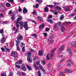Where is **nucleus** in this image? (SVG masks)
<instances>
[{
	"label": "nucleus",
	"instance_id": "f257e3e1",
	"mask_svg": "<svg viewBox=\"0 0 76 76\" xmlns=\"http://www.w3.org/2000/svg\"><path fill=\"white\" fill-rule=\"evenodd\" d=\"M20 24L21 28L22 29L23 27L25 29H29L31 27H28V23L27 22H25L24 23L23 22H20L19 23V24Z\"/></svg>",
	"mask_w": 76,
	"mask_h": 76
},
{
	"label": "nucleus",
	"instance_id": "f03ea898",
	"mask_svg": "<svg viewBox=\"0 0 76 76\" xmlns=\"http://www.w3.org/2000/svg\"><path fill=\"white\" fill-rule=\"evenodd\" d=\"M11 56L14 57H17L18 56V54L16 52L13 51L11 53Z\"/></svg>",
	"mask_w": 76,
	"mask_h": 76
},
{
	"label": "nucleus",
	"instance_id": "7ed1b4c3",
	"mask_svg": "<svg viewBox=\"0 0 76 76\" xmlns=\"http://www.w3.org/2000/svg\"><path fill=\"white\" fill-rule=\"evenodd\" d=\"M16 42V45L17 46V50L18 51H20V48L19 47V44H20V42H19L18 41H17Z\"/></svg>",
	"mask_w": 76,
	"mask_h": 76
},
{
	"label": "nucleus",
	"instance_id": "20e7f679",
	"mask_svg": "<svg viewBox=\"0 0 76 76\" xmlns=\"http://www.w3.org/2000/svg\"><path fill=\"white\" fill-rule=\"evenodd\" d=\"M17 40L16 41V42L17 41H18L19 42H20V41H22V40L23 39V36L18 37L17 38Z\"/></svg>",
	"mask_w": 76,
	"mask_h": 76
},
{
	"label": "nucleus",
	"instance_id": "39448f33",
	"mask_svg": "<svg viewBox=\"0 0 76 76\" xmlns=\"http://www.w3.org/2000/svg\"><path fill=\"white\" fill-rule=\"evenodd\" d=\"M61 25V23L60 22H58V23H57L54 26V28H57L58 26H60Z\"/></svg>",
	"mask_w": 76,
	"mask_h": 76
},
{
	"label": "nucleus",
	"instance_id": "423d86ee",
	"mask_svg": "<svg viewBox=\"0 0 76 76\" xmlns=\"http://www.w3.org/2000/svg\"><path fill=\"white\" fill-rule=\"evenodd\" d=\"M27 60L29 63H31L32 61V58L29 55H28L27 56Z\"/></svg>",
	"mask_w": 76,
	"mask_h": 76
},
{
	"label": "nucleus",
	"instance_id": "0eeeda50",
	"mask_svg": "<svg viewBox=\"0 0 76 76\" xmlns=\"http://www.w3.org/2000/svg\"><path fill=\"white\" fill-rule=\"evenodd\" d=\"M12 15L13 16H12V18H11V19L12 20H15V16H16V12H13Z\"/></svg>",
	"mask_w": 76,
	"mask_h": 76
},
{
	"label": "nucleus",
	"instance_id": "6e6552de",
	"mask_svg": "<svg viewBox=\"0 0 76 76\" xmlns=\"http://www.w3.org/2000/svg\"><path fill=\"white\" fill-rule=\"evenodd\" d=\"M21 66L22 67L21 69L23 71H26V67L25 66L24 64H22L21 65Z\"/></svg>",
	"mask_w": 76,
	"mask_h": 76
},
{
	"label": "nucleus",
	"instance_id": "1a4fd4ad",
	"mask_svg": "<svg viewBox=\"0 0 76 76\" xmlns=\"http://www.w3.org/2000/svg\"><path fill=\"white\" fill-rule=\"evenodd\" d=\"M6 41V37H2L1 40V43H4Z\"/></svg>",
	"mask_w": 76,
	"mask_h": 76
},
{
	"label": "nucleus",
	"instance_id": "9d476101",
	"mask_svg": "<svg viewBox=\"0 0 76 76\" xmlns=\"http://www.w3.org/2000/svg\"><path fill=\"white\" fill-rule=\"evenodd\" d=\"M28 12V10L25 7H24L23 8V13H27Z\"/></svg>",
	"mask_w": 76,
	"mask_h": 76
},
{
	"label": "nucleus",
	"instance_id": "9b49d317",
	"mask_svg": "<svg viewBox=\"0 0 76 76\" xmlns=\"http://www.w3.org/2000/svg\"><path fill=\"white\" fill-rule=\"evenodd\" d=\"M33 66L34 68L36 70H37L39 69L38 67V66H37L36 64H34L33 65Z\"/></svg>",
	"mask_w": 76,
	"mask_h": 76
},
{
	"label": "nucleus",
	"instance_id": "f8f14e48",
	"mask_svg": "<svg viewBox=\"0 0 76 76\" xmlns=\"http://www.w3.org/2000/svg\"><path fill=\"white\" fill-rule=\"evenodd\" d=\"M13 31H15L14 34H17L18 32H19V29H13Z\"/></svg>",
	"mask_w": 76,
	"mask_h": 76
},
{
	"label": "nucleus",
	"instance_id": "ddd939ff",
	"mask_svg": "<svg viewBox=\"0 0 76 76\" xmlns=\"http://www.w3.org/2000/svg\"><path fill=\"white\" fill-rule=\"evenodd\" d=\"M49 41L50 42V44H52L53 42V39L52 37H50L49 39Z\"/></svg>",
	"mask_w": 76,
	"mask_h": 76
},
{
	"label": "nucleus",
	"instance_id": "4468645a",
	"mask_svg": "<svg viewBox=\"0 0 76 76\" xmlns=\"http://www.w3.org/2000/svg\"><path fill=\"white\" fill-rule=\"evenodd\" d=\"M67 52H69V53L70 56H72V52L71 50L67 49Z\"/></svg>",
	"mask_w": 76,
	"mask_h": 76
},
{
	"label": "nucleus",
	"instance_id": "2eb2a0df",
	"mask_svg": "<svg viewBox=\"0 0 76 76\" xmlns=\"http://www.w3.org/2000/svg\"><path fill=\"white\" fill-rule=\"evenodd\" d=\"M44 27H45V24H42L39 26V28L41 29L42 28H44Z\"/></svg>",
	"mask_w": 76,
	"mask_h": 76
},
{
	"label": "nucleus",
	"instance_id": "dca6fc26",
	"mask_svg": "<svg viewBox=\"0 0 76 76\" xmlns=\"http://www.w3.org/2000/svg\"><path fill=\"white\" fill-rule=\"evenodd\" d=\"M39 56H43V52L42 51L40 50L39 51Z\"/></svg>",
	"mask_w": 76,
	"mask_h": 76
},
{
	"label": "nucleus",
	"instance_id": "f3484780",
	"mask_svg": "<svg viewBox=\"0 0 76 76\" xmlns=\"http://www.w3.org/2000/svg\"><path fill=\"white\" fill-rule=\"evenodd\" d=\"M64 46L63 45L61 46L60 48L59 49L60 51H63L64 50Z\"/></svg>",
	"mask_w": 76,
	"mask_h": 76
},
{
	"label": "nucleus",
	"instance_id": "a211bd4d",
	"mask_svg": "<svg viewBox=\"0 0 76 76\" xmlns=\"http://www.w3.org/2000/svg\"><path fill=\"white\" fill-rule=\"evenodd\" d=\"M6 6L7 7H10L11 6L10 4L8 2L6 3Z\"/></svg>",
	"mask_w": 76,
	"mask_h": 76
},
{
	"label": "nucleus",
	"instance_id": "6ab92c4d",
	"mask_svg": "<svg viewBox=\"0 0 76 76\" xmlns=\"http://www.w3.org/2000/svg\"><path fill=\"white\" fill-rule=\"evenodd\" d=\"M76 43L75 42H72L70 43V45L72 47V46H73V45H76Z\"/></svg>",
	"mask_w": 76,
	"mask_h": 76
},
{
	"label": "nucleus",
	"instance_id": "aec40b11",
	"mask_svg": "<svg viewBox=\"0 0 76 76\" xmlns=\"http://www.w3.org/2000/svg\"><path fill=\"white\" fill-rule=\"evenodd\" d=\"M26 66L28 70H32V68H31V67L29 66L28 65H27Z\"/></svg>",
	"mask_w": 76,
	"mask_h": 76
},
{
	"label": "nucleus",
	"instance_id": "412c9836",
	"mask_svg": "<svg viewBox=\"0 0 76 76\" xmlns=\"http://www.w3.org/2000/svg\"><path fill=\"white\" fill-rule=\"evenodd\" d=\"M4 6H2L1 7H0V10L1 11H4L5 10V9H4Z\"/></svg>",
	"mask_w": 76,
	"mask_h": 76
},
{
	"label": "nucleus",
	"instance_id": "4be33fe9",
	"mask_svg": "<svg viewBox=\"0 0 76 76\" xmlns=\"http://www.w3.org/2000/svg\"><path fill=\"white\" fill-rule=\"evenodd\" d=\"M48 22H50V23H53V21L51 19L47 20Z\"/></svg>",
	"mask_w": 76,
	"mask_h": 76
},
{
	"label": "nucleus",
	"instance_id": "5701e85b",
	"mask_svg": "<svg viewBox=\"0 0 76 76\" xmlns=\"http://www.w3.org/2000/svg\"><path fill=\"white\" fill-rule=\"evenodd\" d=\"M15 24L16 25V26L17 27V28H19V22L17 21L15 23Z\"/></svg>",
	"mask_w": 76,
	"mask_h": 76
},
{
	"label": "nucleus",
	"instance_id": "b1692460",
	"mask_svg": "<svg viewBox=\"0 0 76 76\" xmlns=\"http://www.w3.org/2000/svg\"><path fill=\"white\" fill-rule=\"evenodd\" d=\"M22 19V17H20L18 18L17 19V20L18 22H19V21H20L21 20V19Z\"/></svg>",
	"mask_w": 76,
	"mask_h": 76
},
{
	"label": "nucleus",
	"instance_id": "393cba45",
	"mask_svg": "<svg viewBox=\"0 0 76 76\" xmlns=\"http://www.w3.org/2000/svg\"><path fill=\"white\" fill-rule=\"evenodd\" d=\"M47 6L48 7H49L50 8H53V7H54V6L53 5H47Z\"/></svg>",
	"mask_w": 76,
	"mask_h": 76
},
{
	"label": "nucleus",
	"instance_id": "a878e982",
	"mask_svg": "<svg viewBox=\"0 0 76 76\" xmlns=\"http://www.w3.org/2000/svg\"><path fill=\"white\" fill-rule=\"evenodd\" d=\"M63 19H64V15H62L60 17V20H62Z\"/></svg>",
	"mask_w": 76,
	"mask_h": 76
},
{
	"label": "nucleus",
	"instance_id": "bb28decb",
	"mask_svg": "<svg viewBox=\"0 0 76 76\" xmlns=\"http://www.w3.org/2000/svg\"><path fill=\"white\" fill-rule=\"evenodd\" d=\"M48 9L47 8V7H46L45 8V12H48Z\"/></svg>",
	"mask_w": 76,
	"mask_h": 76
},
{
	"label": "nucleus",
	"instance_id": "cd10ccee",
	"mask_svg": "<svg viewBox=\"0 0 76 76\" xmlns=\"http://www.w3.org/2000/svg\"><path fill=\"white\" fill-rule=\"evenodd\" d=\"M76 13H73L72 14H71L69 16L70 17H72L73 16H74L75 15H76Z\"/></svg>",
	"mask_w": 76,
	"mask_h": 76
},
{
	"label": "nucleus",
	"instance_id": "c85d7f7f",
	"mask_svg": "<svg viewBox=\"0 0 76 76\" xmlns=\"http://www.w3.org/2000/svg\"><path fill=\"white\" fill-rule=\"evenodd\" d=\"M65 10L66 12H69V11L70 10V9H69V8L68 7H66L65 9Z\"/></svg>",
	"mask_w": 76,
	"mask_h": 76
},
{
	"label": "nucleus",
	"instance_id": "c756f323",
	"mask_svg": "<svg viewBox=\"0 0 76 76\" xmlns=\"http://www.w3.org/2000/svg\"><path fill=\"white\" fill-rule=\"evenodd\" d=\"M39 67L40 70H42L43 68V67H42V65L40 64L39 65Z\"/></svg>",
	"mask_w": 76,
	"mask_h": 76
},
{
	"label": "nucleus",
	"instance_id": "7c9ffc66",
	"mask_svg": "<svg viewBox=\"0 0 76 76\" xmlns=\"http://www.w3.org/2000/svg\"><path fill=\"white\" fill-rule=\"evenodd\" d=\"M4 30L3 29L0 30V34H4Z\"/></svg>",
	"mask_w": 76,
	"mask_h": 76
},
{
	"label": "nucleus",
	"instance_id": "2f4dec72",
	"mask_svg": "<svg viewBox=\"0 0 76 76\" xmlns=\"http://www.w3.org/2000/svg\"><path fill=\"white\" fill-rule=\"evenodd\" d=\"M46 58L47 59V60H50V58L48 57V54H47L46 56Z\"/></svg>",
	"mask_w": 76,
	"mask_h": 76
},
{
	"label": "nucleus",
	"instance_id": "473e14b6",
	"mask_svg": "<svg viewBox=\"0 0 76 76\" xmlns=\"http://www.w3.org/2000/svg\"><path fill=\"white\" fill-rule=\"evenodd\" d=\"M18 11L20 12H21L22 11V10L20 8V6H19Z\"/></svg>",
	"mask_w": 76,
	"mask_h": 76
},
{
	"label": "nucleus",
	"instance_id": "72a5a7b5",
	"mask_svg": "<svg viewBox=\"0 0 76 76\" xmlns=\"http://www.w3.org/2000/svg\"><path fill=\"white\" fill-rule=\"evenodd\" d=\"M71 72H72V71H70V70H69V71H64V73H71Z\"/></svg>",
	"mask_w": 76,
	"mask_h": 76
},
{
	"label": "nucleus",
	"instance_id": "f704fd0d",
	"mask_svg": "<svg viewBox=\"0 0 76 76\" xmlns=\"http://www.w3.org/2000/svg\"><path fill=\"white\" fill-rule=\"evenodd\" d=\"M56 8L57 9H58L59 10H61V8L59 7L58 6L56 7Z\"/></svg>",
	"mask_w": 76,
	"mask_h": 76
},
{
	"label": "nucleus",
	"instance_id": "c9c22d12",
	"mask_svg": "<svg viewBox=\"0 0 76 76\" xmlns=\"http://www.w3.org/2000/svg\"><path fill=\"white\" fill-rule=\"evenodd\" d=\"M15 67H16V68H20V66L18 65H15Z\"/></svg>",
	"mask_w": 76,
	"mask_h": 76
},
{
	"label": "nucleus",
	"instance_id": "e433bc0d",
	"mask_svg": "<svg viewBox=\"0 0 76 76\" xmlns=\"http://www.w3.org/2000/svg\"><path fill=\"white\" fill-rule=\"evenodd\" d=\"M32 36L33 37H35V38L36 37V36H37V34H34L32 35Z\"/></svg>",
	"mask_w": 76,
	"mask_h": 76
},
{
	"label": "nucleus",
	"instance_id": "4c0bfd02",
	"mask_svg": "<svg viewBox=\"0 0 76 76\" xmlns=\"http://www.w3.org/2000/svg\"><path fill=\"white\" fill-rule=\"evenodd\" d=\"M67 66L68 67H71V64L70 63L68 64Z\"/></svg>",
	"mask_w": 76,
	"mask_h": 76
},
{
	"label": "nucleus",
	"instance_id": "58836bf2",
	"mask_svg": "<svg viewBox=\"0 0 76 76\" xmlns=\"http://www.w3.org/2000/svg\"><path fill=\"white\" fill-rule=\"evenodd\" d=\"M37 13V12L35 10H34V11L32 12L33 15H35V14H36Z\"/></svg>",
	"mask_w": 76,
	"mask_h": 76
},
{
	"label": "nucleus",
	"instance_id": "ea45409f",
	"mask_svg": "<svg viewBox=\"0 0 76 76\" xmlns=\"http://www.w3.org/2000/svg\"><path fill=\"white\" fill-rule=\"evenodd\" d=\"M13 73L12 72H10L9 76H13Z\"/></svg>",
	"mask_w": 76,
	"mask_h": 76
},
{
	"label": "nucleus",
	"instance_id": "a19ab883",
	"mask_svg": "<svg viewBox=\"0 0 76 76\" xmlns=\"http://www.w3.org/2000/svg\"><path fill=\"white\" fill-rule=\"evenodd\" d=\"M56 50V48H54L52 50V53H54L55 52V50Z\"/></svg>",
	"mask_w": 76,
	"mask_h": 76
},
{
	"label": "nucleus",
	"instance_id": "79ce46f5",
	"mask_svg": "<svg viewBox=\"0 0 76 76\" xmlns=\"http://www.w3.org/2000/svg\"><path fill=\"white\" fill-rule=\"evenodd\" d=\"M64 24H63L61 26V29H64Z\"/></svg>",
	"mask_w": 76,
	"mask_h": 76
},
{
	"label": "nucleus",
	"instance_id": "37998d69",
	"mask_svg": "<svg viewBox=\"0 0 76 76\" xmlns=\"http://www.w3.org/2000/svg\"><path fill=\"white\" fill-rule=\"evenodd\" d=\"M1 49L3 52H4L5 50V49H4L3 48H1Z\"/></svg>",
	"mask_w": 76,
	"mask_h": 76
},
{
	"label": "nucleus",
	"instance_id": "c03bdc74",
	"mask_svg": "<svg viewBox=\"0 0 76 76\" xmlns=\"http://www.w3.org/2000/svg\"><path fill=\"white\" fill-rule=\"evenodd\" d=\"M42 65H45V61L44 60H43L42 61Z\"/></svg>",
	"mask_w": 76,
	"mask_h": 76
},
{
	"label": "nucleus",
	"instance_id": "a18cd8bd",
	"mask_svg": "<svg viewBox=\"0 0 76 76\" xmlns=\"http://www.w3.org/2000/svg\"><path fill=\"white\" fill-rule=\"evenodd\" d=\"M44 37H47V34L45 33H43Z\"/></svg>",
	"mask_w": 76,
	"mask_h": 76
},
{
	"label": "nucleus",
	"instance_id": "49530a36",
	"mask_svg": "<svg viewBox=\"0 0 76 76\" xmlns=\"http://www.w3.org/2000/svg\"><path fill=\"white\" fill-rule=\"evenodd\" d=\"M6 50L7 51H8V53H9L10 52V49L8 48L7 49H6Z\"/></svg>",
	"mask_w": 76,
	"mask_h": 76
},
{
	"label": "nucleus",
	"instance_id": "de8ad7c7",
	"mask_svg": "<svg viewBox=\"0 0 76 76\" xmlns=\"http://www.w3.org/2000/svg\"><path fill=\"white\" fill-rule=\"evenodd\" d=\"M22 51H25V47L23 46L22 48Z\"/></svg>",
	"mask_w": 76,
	"mask_h": 76
},
{
	"label": "nucleus",
	"instance_id": "09e8293b",
	"mask_svg": "<svg viewBox=\"0 0 76 76\" xmlns=\"http://www.w3.org/2000/svg\"><path fill=\"white\" fill-rule=\"evenodd\" d=\"M0 16L2 18L3 17V14H2V13H0Z\"/></svg>",
	"mask_w": 76,
	"mask_h": 76
},
{
	"label": "nucleus",
	"instance_id": "8fccbe9b",
	"mask_svg": "<svg viewBox=\"0 0 76 76\" xmlns=\"http://www.w3.org/2000/svg\"><path fill=\"white\" fill-rule=\"evenodd\" d=\"M41 72H38V75L39 76H41Z\"/></svg>",
	"mask_w": 76,
	"mask_h": 76
},
{
	"label": "nucleus",
	"instance_id": "3c124183",
	"mask_svg": "<svg viewBox=\"0 0 76 76\" xmlns=\"http://www.w3.org/2000/svg\"><path fill=\"white\" fill-rule=\"evenodd\" d=\"M17 75L18 76H20V72H17Z\"/></svg>",
	"mask_w": 76,
	"mask_h": 76
},
{
	"label": "nucleus",
	"instance_id": "603ef678",
	"mask_svg": "<svg viewBox=\"0 0 76 76\" xmlns=\"http://www.w3.org/2000/svg\"><path fill=\"white\" fill-rule=\"evenodd\" d=\"M53 18V15H50L49 16L48 18L49 19H51V18Z\"/></svg>",
	"mask_w": 76,
	"mask_h": 76
},
{
	"label": "nucleus",
	"instance_id": "864d4df0",
	"mask_svg": "<svg viewBox=\"0 0 76 76\" xmlns=\"http://www.w3.org/2000/svg\"><path fill=\"white\" fill-rule=\"evenodd\" d=\"M48 66L49 67H50L51 66V64L50 63H49L48 64Z\"/></svg>",
	"mask_w": 76,
	"mask_h": 76
},
{
	"label": "nucleus",
	"instance_id": "5fc2aeb1",
	"mask_svg": "<svg viewBox=\"0 0 76 76\" xmlns=\"http://www.w3.org/2000/svg\"><path fill=\"white\" fill-rule=\"evenodd\" d=\"M53 57V54L52 53L50 55V58H52Z\"/></svg>",
	"mask_w": 76,
	"mask_h": 76
},
{
	"label": "nucleus",
	"instance_id": "6e6d98bb",
	"mask_svg": "<svg viewBox=\"0 0 76 76\" xmlns=\"http://www.w3.org/2000/svg\"><path fill=\"white\" fill-rule=\"evenodd\" d=\"M36 63L38 66H39V62L37 61L36 62Z\"/></svg>",
	"mask_w": 76,
	"mask_h": 76
},
{
	"label": "nucleus",
	"instance_id": "4d7b16f0",
	"mask_svg": "<svg viewBox=\"0 0 76 76\" xmlns=\"http://www.w3.org/2000/svg\"><path fill=\"white\" fill-rule=\"evenodd\" d=\"M61 32H64V31H65V29H61Z\"/></svg>",
	"mask_w": 76,
	"mask_h": 76
},
{
	"label": "nucleus",
	"instance_id": "13d9d810",
	"mask_svg": "<svg viewBox=\"0 0 76 76\" xmlns=\"http://www.w3.org/2000/svg\"><path fill=\"white\" fill-rule=\"evenodd\" d=\"M7 23V21H5L2 22V24H4V23H5V24H6Z\"/></svg>",
	"mask_w": 76,
	"mask_h": 76
},
{
	"label": "nucleus",
	"instance_id": "bf43d9fd",
	"mask_svg": "<svg viewBox=\"0 0 76 76\" xmlns=\"http://www.w3.org/2000/svg\"><path fill=\"white\" fill-rule=\"evenodd\" d=\"M8 1H11V2H12V3H13L14 2V1L13 0H7Z\"/></svg>",
	"mask_w": 76,
	"mask_h": 76
},
{
	"label": "nucleus",
	"instance_id": "052dcab7",
	"mask_svg": "<svg viewBox=\"0 0 76 76\" xmlns=\"http://www.w3.org/2000/svg\"><path fill=\"white\" fill-rule=\"evenodd\" d=\"M12 10L10 11L8 13L9 15H11V14H12Z\"/></svg>",
	"mask_w": 76,
	"mask_h": 76
},
{
	"label": "nucleus",
	"instance_id": "680f3d73",
	"mask_svg": "<svg viewBox=\"0 0 76 76\" xmlns=\"http://www.w3.org/2000/svg\"><path fill=\"white\" fill-rule=\"evenodd\" d=\"M2 6H3V4H0V7H2Z\"/></svg>",
	"mask_w": 76,
	"mask_h": 76
},
{
	"label": "nucleus",
	"instance_id": "e2e57ef3",
	"mask_svg": "<svg viewBox=\"0 0 76 76\" xmlns=\"http://www.w3.org/2000/svg\"><path fill=\"white\" fill-rule=\"evenodd\" d=\"M38 3H39V4H41V3H42V1H38Z\"/></svg>",
	"mask_w": 76,
	"mask_h": 76
},
{
	"label": "nucleus",
	"instance_id": "0e129e2a",
	"mask_svg": "<svg viewBox=\"0 0 76 76\" xmlns=\"http://www.w3.org/2000/svg\"><path fill=\"white\" fill-rule=\"evenodd\" d=\"M22 74H23V76H26V74L24 72H22Z\"/></svg>",
	"mask_w": 76,
	"mask_h": 76
},
{
	"label": "nucleus",
	"instance_id": "69168bd1",
	"mask_svg": "<svg viewBox=\"0 0 76 76\" xmlns=\"http://www.w3.org/2000/svg\"><path fill=\"white\" fill-rule=\"evenodd\" d=\"M63 72H61L60 73V74L59 75V76H62V75H63Z\"/></svg>",
	"mask_w": 76,
	"mask_h": 76
},
{
	"label": "nucleus",
	"instance_id": "338daca9",
	"mask_svg": "<svg viewBox=\"0 0 76 76\" xmlns=\"http://www.w3.org/2000/svg\"><path fill=\"white\" fill-rule=\"evenodd\" d=\"M62 67L61 65H59L58 66V69H61Z\"/></svg>",
	"mask_w": 76,
	"mask_h": 76
},
{
	"label": "nucleus",
	"instance_id": "774afa93",
	"mask_svg": "<svg viewBox=\"0 0 76 76\" xmlns=\"http://www.w3.org/2000/svg\"><path fill=\"white\" fill-rule=\"evenodd\" d=\"M39 6V4H37L36 5V6L35 7V8H37V7Z\"/></svg>",
	"mask_w": 76,
	"mask_h": 76
}]
</instances>
